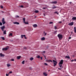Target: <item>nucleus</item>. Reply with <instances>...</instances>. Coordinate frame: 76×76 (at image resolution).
Returning <instances> with one entry per match:
<instances>
[{
    "label": "nucleus",
    "mask_w": 76,
    "mask_h": 76,
    "mask_svg": "<svg viewBox=\"0 0 76 76\" xmlns=\"http://www.w3.org/2000/svg\"><path fill=\"white\" fill-rule=\"evenodd\" d=\"M63 63V60H61L59 63V66L60 67H62V68L63 67V66H62Z\"/></svg>",
    "instance_id": "obj_1"
},
{
    "label": "nucleus",
    "mask_w": 76,
    "mask_h": 76,
    "mask_svg": "<svg viewBox=\"0 0 76 76\" xmlns=\"http://www.w3.org/2000/svg\"><path fill=\"white\" fill-rule=\"evenodd\" d=\"M58 37L59 39H61L63 38V36L61 34H58Z\"/></svg>",
    "instance_id": "obj_2"
},
{
    "label": "nucleus",
    "mask_w": 76,
    "mask_h": 76,
    "mask_svg": "<svg viewBox=\"0 0 76 76\" xmlns=\"http://www.w3.org/2000/svg\"><path fill=\"white\" fill-rule=\"evenodd\" d=\"M8 48L9 46H7L6 48H3L2 50L3 51H6L8 50Z\"/></svg>",
    "instance_id": "obj_3"
},
{
    "label": "nucleus",
    "mask_w": 76,
    "mask_h": 76,
    "mask_svg": "<svg viewBox=\"0 0 76 76\" xmlns=\"http://www.w3.org/2000/svg\"><path fill=\"white\" fill-rule=\"evenodd\" d=\"M0 29L2 31H4V29H5V26H3L0 27Z\"/></svg>",
    "instance_id": "obj_4"
},
{
    "label": "nucleus",
    "mask_w": 76,
    "mask_h": 76,
    "mask_svg": "<svg viewBox=\"0 0 76 76\" xmlns=\"http://www.w3.org/2000/svg\"><path fill=\"white\" fill-rule=\"evenodd\" d=\"M2 22L3 25H4L6 23V22L4 21V18H3L2 20Z\"/></svg>",
    "instance_id": "obj_5"
},
{
    "label": "nucleus",
    "mask_w": 76,
    "mask_h": 76,
    "mask_svg": "<svg viewBox=\"0 0 76 76\" xmlns=\"http://www.w3.org/2000/svg\"><path fill=\"white\" fill-rule=\"evenodd\" d=\"M53 64H54V67H55V66H56L57 64V62H56V61H55L54 60H53Z\"/></svg>",
    "instance_id": "obj_6"
},
{
    "label": "nucleus",
    "mask_w": 76,
    "mask_h": 76,
    "mask_svg": "<svg viewBox=\"0 0 76 76\" xmlns=\"http://www.w3.org/2000/svg\"><path fill=\"white\" fill-rule=\"evenodd\" d=\"M23 20L24 23L25 24H28V22H25V18H23Z\"/></svg>",
    "instance_id": "obj_7"
},
{
    "label": "nucleus",
    "mask_w": 76,
    "mask_h": 76,
    "mask_svg": "<svg viewBox=\"0 0 76 76\" xmlns=\"http://www.w3.org/2000/svg\"><path fill=\"white\" fill-rule=\"evenodd\" d=\"M23 37H24V38L25 39H26L27 38H26V37L25 35H21V37L22 38H23Z\"/></svg>",
    "instance_id": "obj_8"
},
{
    "label": "nucleus",
    "mask_w": 76,
    "mask_h": 76,
    "mask_svg": "<svg viewBox=\"0 0 76 76\" xmlns=\"http://www.w3.org/2000/svg\"><path fill=\"white\" fill-rule=\"evenodd\" d=\"M69 25L72 26V25H73V23L71 22L69 23Z\"/></svg>",
    "instance_id": "obj_9"
},
{
    "label": "nucleus",
    "mask_w": 76,
    "mask_h": 76,
    "mask_svg": "<svg viewBox=\"0 0 76 76\" xmlns=\"http://www.w3.org/2000/svg\"><path fill=\"white\" fill-rule=\"evenodd\" d=\"M43 36H45V35H47V33L45 31H44V32L43 34Z\"/></svg>",
    "instance_id": "obj_10"
},
{
    "label": "nucleus",
    "mask_w": 76,
    "mask_h": 76,
    "mask_svg": "<svg viewBox=\"0 0 76 76\" xmlns=\"http://www.w3.org/2000/svg\"><path fill=\"white\" fill-rule=\"evenodd\" d=\"M43 74L44 76H47V75H48V74H47L46 72H44L43 73Z\"/></svg>",
    "instance_id": "obj_11"
},
{
    "label": "nucleus",
    "mask_w": 76,
    "mask_h": 76,
    "mask_svg": "<svg viewBox=\"0 0 76 76\" xmlns=\"http://www.w3.org/2000/svg\"><path fill=\"white\" fill-rule=\"evenodd\" d=\"M14 24H17V25H19V23L18 22H14L13 23Z\"/></svg>",
    "instance_id": "obj_12"
},
{
    "label": "nucleus",
    "mask_w": 76,
    "mask_h": 76,
    "mask_svg": "<svg viewBox=\"0 0 76 76\" xmlns=\"http://www.w3.org/2000/svg\"><path fill=\"white\" fill-rule=\"evenodd\" d=\"M57 2L56 1H54L52 2V4H57Z\"/></svg>",
    "instance_id": "obj_13"
},
{
    "label": "nucleus",
    "mask_w": 76,
    "mask_h": 76,
    "mask_svg": "<svg viewBox=\"0 0 76 76\" xmlns=\"http://www.w3.org/2000/svg\"><path fill=\"white\" fill-rule=\"evenodd\" d=\"M33 26H34V27L36 28V27H38V26H37V24H35L33 25Z\"/></svg>",
    "instance_id": "obj_14"
},
{
    "label": "nucleus",
    "mask_w": 76,
    "mask_h": 76,
    "mask_svg": "<svg viewBox=\"0 0 76 76\" xmlns=\"http://www.w3.org/2000/svg\"><path fill=\"white\" fill-rule=\"evenodd\" d=\"M45 39L44 38V37H42L41 38V41H44Z\"/></svg>",
    "instance_id": "obj_15"
},
{
    "label": "nucleus",
    "mask_w": 76,
    "mask_h": 76,
    "mask_svg": "<svg viewBox=\"0 0 76 76\" xmlns=\"http://www.w3.org/2000/svg\"><path fill=\"white\" fill-rule=\"evenodd\" d=\"M3 31V34H4L5 35H6V30H4V31Z\"/></svg>",
    "instance_id": "obj_16"
},
{
    "label": "nucleus",
    "mask_w": 76,
    "mask_h": 76,
    "mask_svg": "<svg viewBox=\"0 0 76 76\" xmlns=\"http://www.w3.org/2000/svg\"><path fill=\"white\" fill-rule=\"evenodd\" d=\"M10 36H11L12 37L13 36V34L12 33H10L9 34V37H10Z\"/></svg>",
    "instance_id": "obj_17"
},
{
    "label": "nucleus",
    "mask_w": 76,
    "mask_h": 76,
    "mask_svg": "<svg viewBox=\"0 0 76 76\" xmlns=\"http://www.w3.org/2000/svg\"><path fill=\"white\" fill-rule=\"evenodd\" d=\"M72 20H76V17H73L72 18Z\"/></svg>",
    "instance_id": "obj_18"
},
{
    "label": "nucleus",
    "mask_w": 76,
    "mask_h": 76,
    "mask_svg": "<svg viewBox=\"0 0 76 76\" xmlns=\"http://www.w3.org/2000/svg\"><path fill=\"white\" fill-rule=\"evenodd\" d=\"M4 55L2 54V53H0V57H3L4 56Z\"/></svg>",
    "instance_id": "obj_19"
},
{
    "label": "nucleus",
    "mask_w": 76,
    "mask_h": 76,
    "mask_svg": "<svg viewBox=\"0 0 76 76\" xmlns=\"http://www.w3.org/2000/svg\"><path fill=\"white\" fill-rule=\"evenodd\" d=\"M74 32H75V33H76V27H74Z\"/></svg>",
    "instance_id": "obj_20"
},
{
    "label": "nucleus",
    "mask_w": 76,
    "mask_h": 76,
    "mask_svg": "<svg viewBox=\"0 0 76 76\" xmlns=\"http://www.w3.org/2000/svg\"><path fill=\"white\" fill-rule=\"evenodd\" d=\"M7 67H10V64H7Z\"/></svg>",
    "instance_id": "obj_21"
},
{
    "label": "nucleus",
    "mask_w": 76,
    "mask_h": 76,
    "mask_svg": "<svg viewBox=\"0 0 76 76\" xmlns=\"http://www.w3.org/2000/svg\"><path fill=\"white\" fill-rule=\"evenodd\" d=\"M20 57H21V56H17V58L18 59H20Z\"/></svg>",
    "instance_id": "obj_22"
},
{
    "label": "nucleus",
    "mask_w": 76,
    "mask_h": 76,
    "mask_svg": "<svg viewBox=\"0 0 76 76\" xmlns=\"http://www.w3.org/2000/svg\"><path fill=\"white\" fill-rule=\"evenodd\" d=\"M30 60H31V61H32V60H34V58L32 57H31L30 58Z\"/></svg>",
    "instance_id": "obj_23"
},
{
    "label": "nucleus",
    "mask_w": 76,
    "mask_h": 76,
    "mask_svg": "<svg viewBox=\"0 0 76 76\" xmlns=\"http://www.w3.org/2000/svg\"><path fill=\"white\" fill-rule=\"evenodd\" d=\"M34 12H35V13H38V12H39L38 11V10H35L34 11Z\"/></svg>",
    "instance_id": "obj_24"
},
{
    "label": "nucleus",
    "mask_w": 76,
    "mask_h": 76,
    "mask_svg": "<svg viewBox=\"0 0 76 76\" xmlns=\"http://www.w3.org/2000/svg\"><path fill=\"white\" fill-rule=\"evenodd\" d=\"M65 58H70V57L69 56H66L65 57Z\"/></svg>",
    "instance_id": "obj_25"
},
{
    "label": "nucleus",
    "mask_w": 76,
    "mask_h": 76,
    "mask_svg": "<svg viewBox=\"0 0 76 76\" xmlns=\"http://www.w3.org/2000/svg\"><path fill=\"white\" fill-rule=\"evenodd\" d=\"M52 9H56V8H57V7L56 6H53L52 7Z\"/></svg>",
    "instance_id": "obj_26"
},
{
    "label": "nucleus",
    "mask_w": 76,
    "mask_h": 76,
    "mask_svg": "<svg viewBox=\"0 0 76 76\" xmlns=\"http://www.w3.org/2000/svg\"><path fill=\"white\" fill-rule=\"evenodd\" d=\"M54 13H56L57 15H58V12L57 11L55 12Z\"/></svg>",
    "instance_id": "obj_27"
},
{
    "label": "nucleus",
    "mask_w": 76,
    "mask_h": 76,
    "mask_svg": "<svg viewBox=\"0 0 76 76\" xmlns=\"http://www.w3.org/2000/svg\"><path fill=\"white\" fill-rule=\"evenodd\" d=\"M22 63L23 64H25V61H23L22 62Z\"/></svg>",
    "instance_id": "obj_28"
},
{
    "label": "nucleus",
    "mask_w": 76,
    "mask_h": 76,
    "mask_svg": "<svg viewBox=\"0 0 76 76\" xmlns=\"http://www.w3.org/2000/svg\"><path fill=\"white\" fill-rule=\"evenodd\" d=\"M1 38L3 39V40H4V39H4V38L3 37H1Z\"/></svg>",
    "instance_id": "obj_29"
},
{
    "label": "nucleus",
    "mask_w": 76,
    "mask_h": 76,
    "mask_svg": "<svg viewBox=\"0 0 76 76\" xmlns=\"http://www.w3.org/2000/svg\"><path fill=\"white\" fill-rule=\"evenodd\" d=\"M48 62H50V61L51 62V63H53V61H51V60H49L48 61Z\"/></svg>",
    "instance_id": "obj_30"
},
{
    "label": "nucleus",
    "mask_w": 76,
    "mask_h": 76,
    "mask_svg": "<svg viewBox=\"0 0 76 76\" xmlns=\"http://www.w3.org/2000/svg\"><path fill=\"white\" fill-rule=\"evenodd\" d=\"M44 64H45V66H48V64H47L46 63H45Z\"/></svg>",
    "instance_id": "obj_31"
},
{
    "label": "nucleus",
    "mask_w": 76,
    "mask_h": 76,
    "mask_svg": "<svg viewBox=\"0 0 76 76\" xmlns=\"http://www.w3.org/2000/svg\"><path fill=\"white\" fill-rule=\"evenodd\" d=\"M2 23L0 22V26H2Z\"/></svg>",
    "instance_id": "obj_32"
},
{
    "label": "nucleus",
    "mask_w": 76,
    "mask_h": 76,
    "mask_svg": "<svg viewBox=\"0 0 76 76\" xmlns=\"http://www.w3.org/2000/svg\"><path fill=\"white\" fill-rule=\"evenodd\" d=\"M10 73H12V71H10L9 72V73H8V74H10Z\"/></svg>",
    "instance_id": "obj_33"
},
{
    "label": "nucleus",
    "mask_w": 76,
    "mask_h": 76,
    "mask_svg": "<svg viewBox=\"0 0 76 76\" xmlns=\"http://www.w3.org/2000/svg\"><path fill=\"white\" fill-rule=\"evenodd\" d=\"M54 28H55V29H57V27H56V26H54Z\"/></svg>",
    "instance_id": "obj_34"
},
{
    "label": "nucleus",
    "mask_w": 76,
    "mask_h": 76,
    "mask_svg": "<svg viewBox=\"0 0 76 76\" xmlns=\"http://www.w3.org/2000/svg\"><path fill=\"white\" fill-rule=\"evenodd\" d=\"M37 58H40V56H37Z\"/></svg>",
    "instance_id": "obj_35"
},
{
    "label": "nucleus",
    "mask_w": 76,
    "mask_h": 76,
    "mask_svg": "<svg viewBox=\"0 0 76 76\" xmlns=\"http://www.w3.org/2000/svg\"><path fill=\"white\" fill-rule=\"evenodd\" d=\"M19 16H18V15H16L15 16V18H19Z\"/></svg>",
    "instance_id": "obj_36"
},
{
    "label": "nucleus",
    "mask_w": 76,
    "mask_h": 76,
    "mask_svg": "<svg viewBox=\"0 0 76 76\" xmlns=\"http://www.w3.org/2000/svg\"><path fill=\"white\" fill-rule=\"evenodd\" d=\"M53 23L52 22H50L49 23V24H51Z\"/></svg>",
    "instance_id": "obj_37"
},
{
    "label": "nucleus",
    "mask_w": 76,
    "mask_h": 76,
    "mask_svg": "<svg viewBox=\"0 0 76 76\" xmlns=\"http://www.w3.org/2000/svg\"><path fill=\"white\" fill-rule=\"evenodd\" d=\"M1 9H3V6H2V5L1 6Z\"/></svg>",
    "instance_id": "obj_38"
},
{
    "label": "nucleus",
    "mask_w": 76,
    "mask_h": 76,
    "mask_svg": "<svg viewBox=\"0 0 76 76\" xmlns=\"http://www.w3.org/2000/svg\"><path fill=\"white\" fill-rule=\"evenodd\" d=\"M63 69V68H62V67H61L60 68H58V69H59V70H61V69Z\"/></svg>",
    "instance_id": "obj_39"
},
{
    "label": "nucleus",
    "mask_w": 76,
    "mask_h": 76,
    "mask_svg": "<svg viewBox=\"0 0 76 76\" xmlns=\"http://www.w3.org/2000/svg\"><path fill=\"white\" fill-rule=\"evenodd\" d=\"M11 61H14V59H11Z\"/></svg>",
    "instance_id": "obj_40"
},
{
    "label": "nucleus",
    "mask_w": 76,
    "mask_h": 76,
    "mask_svg": "<svg viewBox=\"0 0 76 76\" xmlns=\"http://www.w3.org/2000/svg\"><path fill=\"white\" fill-rule=\"evenodd\" d=\"M6 76H9V74H6Z\"/></svg>",
    "instance_id": "obj_41"
},
{
    "label": "nucleus",
    "mask_w": 76,
    "mask_h": 76,
    "mask_svg": "<svg viewBox=\"0 0 76 76\" xmlns=\"http://www.w3.org/2000/svg\"><path fill=\"white\" fill-rule=\"evenodd\" d=\"M21 7H22V8L23 7V5H21Z\"/></svg>",
    "instance_id": "obj_42"
},
{
    "label": "nucleus",
    "mask_w": 76,
    "mask_h": 76,
    "mask_svg": "<svg viewBox=\"0 0 76 76\" xmlns=\"http://www.w3.org/2000/svg\"><path fill=\"white\" fill-rule=\"evenodd\" d=\"M24 49H25V50H26V47L24 48Z\"/></svg>",
    "instance_id": "obj_43"
},
{
    "label": "nucleus",
    "mask_w": 76,
    "mask_h": 76,
    "mask_svg": "<svg viewBox=\"0 0 76 76\" xmlns=\"http://www.w3.org/2000/svg\"><path fill=\"white\" fill-rule=\"evenodd\" d=\"M57 32V31H55V32H54V33H56V32Z\"/></svg>",
    "instance_id": "obj_44"
},
{
    "label": "nucleus",
    "mask_w": 76,
    "mask_h": 76,
    "mask_svg": "<svg viewBox=\"0 0 76 76\" xmlns=\"http://www.w3.org/2000/svg\"><path fill=\"white\" fill-rule=\"evenodd\" d=\"M71 38H72V37H69V39H71Z\"/></svg>",
    "instance_id": "obj_45"
},
{
    "label": "nucleus",
    "mask_w": 76,
    "mask_h": 76,
    "mask_svg": "<svg viewBox=\"0 0 76 76\" xmlns=\"http://www.w3.org/2000/svg\"><path fill=\"white\" fill-rule=\"evenodd\" d=\"M43 53H45V51H44L43 52Z\"/></svg>",
    "instance_id": "obj_46"
},
{
    "label": "nucleus",
    "mask_w": 76,
    "mask_h": 76,
    "mask_svg": "<svg viewBox=\"0 0 76 76\" xmlns=\"http://www.w3.org/2000/svg\"><path fill=\"white\" fill-rule=\"evenodd\" d=\"M43 9H45V7H43Z\"/></svg>",
    "instance_id": "obj_47"
},
{
    "label": "nucleus",
    "mask_w": 76,
    "mask_h": 76,
    "mask_svg": "<svg viewBox=\"0 0 76 76\" xmlns=\"http://www.w3.org/2000/svg\"><path fill=\"white\" fill-rule=\"evenodd\" d=\"M41 60H42V57H41Z\"/></svg>",
    "instance_id": "obj_48"
},
{
    "label": "nucleus",
    "mask_w": 76,
    "mask_h": 76,
    "mask_svg": "<svg viewBox=\"0 0 76 76\" xmlns=\"http://www.w3.org/2000/svg\"><path fill=\"white\" fill-rule=\"evenodd\" d=\"M59 23H61V21H60V22H59Z\"/></svg>",
    "instance_id": "obj_49"
},
{
    "label": "nucleus",
    "mask_w": 76,
    "mask_h": 76,
    "mask_svg": "<svg viewBox=\"0 0 76 76\" xmlns=\"http://www.w3.org/2000/svg\"><path fill=\"white\" fill-rule=\"evenodd\" d=\"M74 61V60H72L71 61H72H72Z\"/></svg>",
    "instance_id": "obj_50"
},
{
    "label": "nucleus",
    "mask_w": 76,
    "mask_h": 76,
    "mask_svg": "<svg viewBox=\"0 0 76 76\" xmlns=\"http://www.w3.org/2000/svg\"><path fill=\"white\" fill-rule=\"evenodd\" d=\"M69 3H70V4H71V3H72V2H69Z\"/></svg>",
    "instance_id": "obj_51"
},
{
    "label": "nucleus",
    "mask_w": 76,
    "mask_h": 76,
    "mask_svg": "<svg viewBox=\"0 0 76 76\" xmlns=\"http://www.w3.org/2000/svg\"><path fill=\"white\" fill-rule=\"evenodd\" d=\"M71 34H73V32H71Z\"/></svg>",
    "instance_id": "obj_52"
},
{
    "label": "nucleus",
    "mask_w": 76,
    "mask_h": 76,
    "mask_svg": "<svg viewBox=\"0 0 76 76\" xmlns=\"http://www.w3.org/2000/svg\"><path fill=\"white\" fill-rule=\"evenodd\" d=\"M30 69H31V68H29Z\"/></svg>",
    "instance_id": "obj_53"
},
{
    "label": "nucleus",
    "mask_w": 76,
    "mask_h": 76,
    "mask_svg": "<svg viewBox=\"0 0 76 76\" xmlns=\"http://www.w3.org/2000/svg\"><path fill=\"white\" fill-rule=\"evenodd\" d=\"M44 16H45V14H44Z\"/></svg>",
    "instance_id": "obj_54"
},
{
    "label": "nucleus",
    "mask_w": 76,
    "mask_h": 76,
    "mask_svg": "<svg viewBox=\"0 0 76 76\" xmlns=\"http://www.w3.org/2000/svg\"><path fill=\"white\" fill-rule=\"evenodd\" d=\"M4 0V1H6V0Z\"/></svg>",
    "instance_id": "obj_55"
},
{
    "label": "nucleus",
    "mask_w": 76,
    "mask_h": 76,
    "mask_svg": "<svg viewBox=\"0 0 76 76\" xmlns=\"http://www.w3.org/2000/svg\"><path fill=\"white\" fill-rule=\"evenodd\" d=\"M45 59H46V58H45Z\"/></svg>",
    "instance_id": "obj_56"
},
{
    "label": "nucleus",
    "mask_w": 76,
    "mask_h": 76,
    "mask_svg": "<svg viewBox=\"0 0 76 76\" xmlns=\"http://www.w3.org/2000/svg\"><path fill=\"white\" fill-rule=\"evenodd\" d=\"M49 71H50V70H49L48 71L49 72Z\"/></svg>",
    "instance_id": "obj_57"
}]
</instances>
